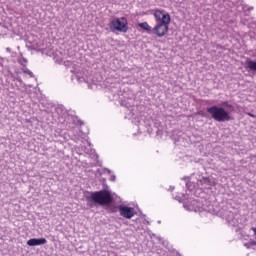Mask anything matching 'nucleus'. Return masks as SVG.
Listing matches in <instances>:
<instances>
[{"instance_id":"obj_1","label":"nucleus","mask_w":256,"mask_h":256,"mask_svg":"<svg viewBox=\"0 0 256 256\" xmlns=\"http://www.w3.org/2000/svg\"><path fill=\"white\" fill-rule=\"evenodd\" d=\"M211 119L217 121V123H227L229 121H235L233 113H235V106L229 101H223L220 105H213L206 108Z\"/></svg>"},{"instance_id":"obj_22","label":"nucleus","mask_w":256,"mask_h":256,"mask_svg":"<svg viewBox=\"0 0 256 256\" xmlns=\"http://www.w3.org/2000/svg\"><path fill=\"white\" fill-rule=\"evenodd\" d=\"M159 131H160V130L158 129V130H157V135H159Z\"/></svg>"},{"instance_id":"obj_8","label":"nucleus","mask_w":256,"mask_h":256,"mask_svg":"<svg viewBox=\"0 0 256 256\" xmlns=\"http://www.w3.org/2000/svg\"><path fill=\"white\" fill-rule=\"evenodd\" d=\"M245 66H246V69H249V71H254V73H256V61L248 59L245 62Z\"/></svg>"},{"instance_id":"obj_5","label":"nucleus","mask_w":256,"mask_h":256,"mask_svg":"<svg viewBox=\"0 0 256 256\" xmlns=\"http://www.w3.org/2000/svg\"><path fill=\"white\" fill-rule=\"evenodd\" d=\"M118 210L121 217H124V219H133V217H135V208L120 205L118 206Z\"/></svg>"},{"instance_id":"obj_6","label":"nucleus","mask_w":256,"mask_h":256,"mask_svg":"<svg viewBox=\"0 0 256 256\" xmlns=\"http://www.w3.org/2000/svg\"><path fill=\"white\" fill-rule=\"evenodd\" d=\"M154 17L157 23H165V19L171 21V15H169V13L163 14L161 10H154Z\"/></svg>"},{"instance_id":"obj_10","label":"nucleus","mask_w":256,"mask_h":256,"mask_svg":"<svg viewBox=\"0 0 256 256\" xmlns=\"http://www.w3.org/2000/svg\"><path fill=\"white\" fill-rule=\"evenodd\" d=\"M138 27H140V29H143L144 31H151V26H149V23L147 22L139 23Z\"/></svg>"},{"instance_id":"obj_14","label":"nucleus","mask_w":256,"mask_h":256,"mask_svg":"<svg viewBox=\"0 0 256 256\" xmlns=\"http://www.w3.org/2000/svg\"><path fill=\"white\" fill-rule=\"evenodd\" d=\"M103 173H108V175H111V170L107 169V168H104Z\"/></svg>"},{"instance_id":"obj_17","label":"nucleus","mask_w":256,"mask_h":256,"mask_svg":"<svg viewBox=\"0 0 256 256\" xmlns=\"http://www.w3.org/2000/svg\"><path fill=\"white\" fill-rule=\"evenodd\" d=\"M199 115H201L202 117H207V114L203 112H199Z\"/></svg>"},{"instance_id":"obj_3","label":"nucleus","mask_w":256,"mask_h":256,"mask_svg":"<svg viewBox=\"0 0 256 256\" xmlns=\"http://www.w3.org/2000/svg\"><path fill=\"white\" fill-rule=\"evenodd\" d=\"M110 31L112 33H127L129 31V22L126 17L114 18L110 22Z\"/></svg>"},{"instance_id":"obj_16","label":"nucleus","mask_w":256,"mask_h":256,"mask_svg":"<svg viewBox=\"0 0 256 256\" xmlns=\"http://www.w3.org/2000/svg\"><path fill=\"white\" fill-rule=\"evenodd\" d=\"M16 81H18L19 83H23V79H21V77H17Z\"/></svg>"},{"instance_id":"obj_13","label":"nucleus","mask_w":256,"mask_h":256,"mask_svg":"<svg viewBox=\"0 0 256 256\" xmlns=\"http://www.w3.org/2000/svg\"><path fill=\"white\" fill-rule=\"evenodd\" d=\"M200 183H203L204 185H211V179L208 177H203Z\"/></svg>"},{"instance_id":"obj_7","label":"nucleus","mask_w":256,"mask_h":256,"mask_svg":"<svg viewBox=\"0 0 256 256\" xmlns=\"http://www.w3.org/2000/svg\"><path fill=\"white\" fill-rule=\"evenodd\" d=\"M47 243V239L45 238H31L27 241L28 247H37L39 245H45Z\"/></svg>"},{"instance_id":"obj_12","label":"nucleus","mask_w":256,"mask_h":256,"mask_svg":"<svg viewBox=\"0 0 256 256\" xmlns=\"http://www.w3.org/2000/svg\"><path fill=\"white\" fill-rule=\"evenodd\" d=\"M22 72L25 73V75H29V77H34L33 73L27 68V66L22 68Z\"/></svg>"},{"instance_id":"obj_4","label":"nucleus","mask_w":256,"mask_h":256,"mask_svg":"<svg viewBox=\"0 0 256 256\" xmlns=\"http://www.w3.org/2000/svg\"><path fill=\"white\" fill-rule=\"evenodd\" d=\"M169 18H165L164 22H158L156 26L153 28V32L157 37H165L167 33L169 32Z\"/></svg>"},{"instance_id":"obj_9","label":"nucleus","mask_w":256,"mask_h":256,"mask_svg":"<svg viewBox=\"0 0 256 256\" xmlns=\"http://www.w3.org/2000/svg\"><path fill=\"white\" fill-rule=\"evenodd\" d=\"M17 62L19 65H21L23 68L27 67V60L25 57H23V54H20V56L17 59Z\"/></svg>"},{"instance_id":"obj_15","label":"nucleus","mask_w":256,"mask_h":256,"mask_svg":"<svg viewBox=\"0 0 256 256\" xmlns=\"http://www.w3.org/2000/svg\"><path fill=\"white\" fill-rule=\"evenodd\" d=\"M115 179H116L115 174H112L111 177H110V181H115Z\"/></svg>"},{"instance_id":"obj_21","label":"nucleus","mask_w":256,"mask_h":256,"mask_svg":"<svg viewBox=\"0 0 256 256\" xmlns=\"http://www.w3.org/2000/svg\"><path fill=\"white\" fill-rule=\"evenodd\" d=\"M184 207H187V203L184 202Z\"/></svg>"},{"instance_id":"obj_2","label":"nucleus","mask_w":256,"mask_h":256,"mask_svg":"<svg viewBox=\"0 0 256 256\" xmlns=\"http://www.w3.org/2000/svg\"><path fill=\"white\" fill-rule=\"evenodd\" d=\"M86 201L90 207L94 205H111L113 203V197H111V192L108 190H100L95 192H89L86 196Z\"/></svg>"},{"instance_id":"obj_18","label":"nucleus","mask_w":256,"mask_h":256,"mask_svg":"<svg viewBox=\"0 0 256 256\" xmlns=\"http://www.w3.org/2000/svg\"><path fill=\"white\" fill-rule=\"evenodd\" d=\"M248 11H253V6L247 8Z\"/></svg>"},{"instance_id":"obj_20","label":"nucleus","mask_w":256,"mask_h":256,"mask_svg":"<svg viewBox=\"0 0 256 256\" xmlns=\"http://www.w3.org/2000/svg\"><path fill=\"white\" fill-rule=\"evenodd\" d=\"M2 67H3V62H1V60H0V71H1Z\"/></svg>"},{"instance_id":"obj_19","label":"nucleus","mask_w":256,"mask_h":256,"mask_svg":"<svg viewBox=\"0 0 256 256\" xmlns=\"http://www.w3.org/2000/svg\"><path fill=\"white\" fill-rule=\"evenodd\" d=\"M7 53H11V48H6Z\"/></svg>"},{"instance_id":"obj_11","label":"nucleus","mask_w":256,"mask_h":256,"mask_svg":"<svg viewBox=\"0 0 256 256\" xmlns=\"http://www.w3.org/2000/svg\"><path fill=\"white\" fill-rule=\"evenodd\" d=\"M183 180L186 181V189H188V191H191L193 189V183H191L189 177H184Z\"/></svg>"}]
</instances>
